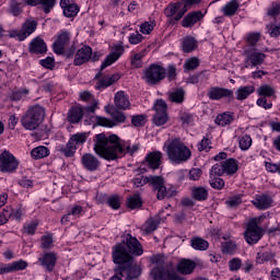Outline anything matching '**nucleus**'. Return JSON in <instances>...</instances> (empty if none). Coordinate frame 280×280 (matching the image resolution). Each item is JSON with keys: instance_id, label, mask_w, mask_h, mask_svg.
Here are the masks:
<instances>
[{"instance_id": "obj_1", "label": "nucleus", "mask_w": 280, "mask_h": 280, "mask_svg": "<svg viewBox=\"0 0 280 280\" xmlns=\"http://www.w3.org/2000/svg\"><path fill=\"white\" fill-rule=\"evenodd\" d=\"M95 139L94 152L101 159H105V161H117L121 156H126V154L132 156L139 150V144H133L132 147L127 145L125 148L120 138L115 133L108 137L104 133H98L95 136Z\"/></svg>"}, {"instance_id": "obj_2", "label": "nucleus", "mask_w": 280, "mask_h": 280, "mask_svg": "<svg viewBox=\"0 0 280 280\" xmlns=\"http://www.w3.org/2000/svg\"><path fill=\"white\" fill-rule=\"evenodd\" d=\"M112 257L114 264H117L118 268H120V272L127 273L126 280H137L141 277V267L137 265L132 266L135 258L128 254V249L124 245L116 244L113 247Z\"/></svg>"}, {"instance_id": "obj_3", "label": "nucleus", "mask_w": 280, "mask_h": 280, "mask_svg": "<svg viewBox=\"0 0 280 280\" xmlns=\"http://www.w3.org/2000/svg\"><path fill=\"white\" fill-rule=\"evenodd\" d=\"M164 148H166V154L171 163L180 165V163H187V161L191 159V150H189L178 138L168 140V143H165Z\"/></svg>"}, {"instance_id": "obj_4", "label": "nucleus", "mask_w": 280, "mask_h": 280, "mask_svg": "<svg viewBox=\"0 0 280 280\" xmlns=\"http://www.w3.org/2000/svg\"><path fill=\"white\" fill-rule=\"evenodd\" d=\"M43 121H45V109L40 105L31 106L21 118L25 130H36Z\"/></svg>"}, {"instance_id": "obj_5", "label": "nucleus", "mask_w": 280, "mask_h": 280, "mask_svg": "<svg viewBox=\"0 0 280 280\" xmlns=\"http://www.w3.org/2000/svg\"><path fill=\"white\" fill-rule=\"evenodd\" d=\"M167 70L158 63H152L143 70V80L150 86H156V84H161V82L165 80Z\"/></svg>"}, {"instance_id": "obj_6", "label": "nucleus", "mask_w": 280, "mask_h": 280, "mask_svg": "<svg viewBox=\"0 0 280 280\" xmlns=\"http://www.w3.org/2000/svg\"><path fill=\"white\" fill-rule=\"evenodd\" d=\"M106 113L110 115L113 120L106 117L96 116L95 119L97 126H103V128H115L117 124H124V121H126V114L115 109V107H106Z\"/></svg>"}, {"instance_id": "obj_7", "label": "nucleus", "mask_w": 280, "mask_h": 280, "mask_svg": "<svg viewBox=\"0 0 280 280\" xmlns=\"http://www.w3.org/2000/svg\"><path fill=\"white\" fill-rule=\"evenodd\" d=\"M155 268L151 270L153 280H183V277L178 276L174 268L165 266L163 260H155Z\"/></svg>"}, {"instance_id": "obj_8", "label": "nucleus", "mask_w": 280, "mask_h": 280, "mask_svg": "<svg viewBox=\"0 0 280 280\" xmlns=\"http://www.w3.org/2000/svg\"><path fill=\"white\" fill-rule=\"evenodd\" d=\"M82 143H86V133L73 135L66 145L59 148V152L69 159L75 155L78 145H82Z\"/></svg>"}, {"instance_id": "obj_9", "label": "nucleus", "mask_w": 280, "mask_h": 280, "mask_svg": "<svg viewBox=\"0 0 280 280\" xmlns=\"http://www.w3.org/2000/svg\"><path fill=\"white\" fill-rule=\"evenodd\" d=\"M187 8H185V2H172L164 9V14L170 19V23H176L185 16Z\"/></svg>"}, {"instance_id": "obj_10", "label": "nucleus", "mask_w": 280, "mask_h": 280, "mask_svg": "<svg viewBox=\"0 0 280 280\" xmlns=\"http://www.w3.org/2000/svg\"><path fill=\"white\" fill-rule=\"evenodd\" d=\"M19 170V160L10 153V151L4 150L0 154V172L3 174H12Z\"/></svg>"}, {"instance_id": "obj_11", "label": "nucleus", "mask_w": 280, "mask_h": 280, "mask_svg": "<svg viewBox=\"0 0 280 280\" xmlns=\"http://www.w3.org/2000/svg\"><path fill=\"white\" fill-rule=\"evenodd\" d=\"M149 185H151L152 190L156 194L158 200H165V198H172V195L167 192V187H165V179L163 176H149Z\"/></svg>"}, {"instance_id": "obj_12", "label": "nucleus", "mask_w": 280, "mask_h": 280, "mask_svg": "<svg viewBox=\"0 0 280 280\" xmlns=\"http://www.w3.org/2000/svg\"><path fill=\"white\" fill-rule=\"evenodd\" d=\"M37 27H38V22H36V20L31 18L23 23L21 31H12L9 34V36L10 38H18V40H25L27 36H32V34L36 32Z\"/></svg>"}, {"instance_id": "obj_13", "label": "nucleus", "mask_w": 280, "mask_h": 280, "mask_svg": "<svg viewBox=\"0 0 280 280\" xmlns=\"http://www.w3.org/2000/svg\"><path fill=\"white\" fill-rule=\"evenodd\" d=\"M124 240L121 243V246H124V248H128L129 252H127L129 255H137V257L143 255V247L141 246V243L139 242V240L135 236H132L131 234H124L122 235Z\"/></svg>"}, {"instance_id": "obj_14", "label": "nucleus", "mask_w": 280, "mask_h": 280, "mask_svg": "<svg viewBox=\"0 0 280 280\" xmlns=\"http://www.w3.org/2000/svg\"><path fill=\"white\" fill-rule=\"evenodd\" d=\"M153 108L155 110L153 124L155 126H165L167 124V103L163 100H158Z\"/></svg>"}, {"instance_id": "obj_15", "label": "nucleus", "mask_w": 280, "mask_h": 280, "mask_svg": "<svg viewBox=\"0 0 280 280\" xmlns=\"http://www.w3.org/2000/svg\"><path fill=\"white\" fill-rule=\"evenodd\" d=\"M244 238L247 244H257L261 240V228L257 224V220L253 219L247 223Z\"/></svg>"}, {"instance_id": "obj_16", "label": "nucleus", "mask_w": 280, "mask_h": 280, "mask_svg": "<svg viewBox=\"0 0 280 280\" xmlns=\"http://www.w3.org/2000/svg\"><path fill=\"white\" fill-rule=\"evenodd\" d=\"M245 58V69L252 67H258V65H264V60H266V55L262 52L257 51L256 48H247L244 51Z\"/></svg>"}, {"instance_id": "obj_17", "label": "nucleus", "mask_w": 280, "mask_h": 280, "mask_svg": "<svg viewBox=\"0 0 280 280\" xmlns=\"http://www.w3.org/2000/svg\"><path fill=\"white\" fill-rule=\"evenodd\" d=\"M121 54H124V46L116 45L114 47V52L109 54L101 65L100 72L94 77V80H100V78H102V71H104L106 67H110L113 62H117V60H119L121 57Z\"/></svg>"}, {"instance_id": "obj_18", "label": "nucleus", "mask_w": 280, "mask_h": 280, "mask_svg": "<svg viewBox=\"0 0 280 280\" xmlns=\"http://www.w3.org/2000/svg\"><path fill=\"white\" fill-rule=\"evenodd\" d=\"M207 95L209 100L212 101L222 100L223 97H228V100H233V90L213 86L208 90Z\"/></svg>"}, {"instance_id": "obj_19", "label": "nucleus", "mask_w": 280, "mask_h": 280, "mask_svg": "<svg viewBox=\"0 0 280 280\" xmlns=\"http://www.w3.org/2000/svg\"><path fill=\"white\" fill-rule=\"evenodd\" d=\"M92 56H93V48H91L90 46H83L74 55L73 65L75 67H82V65H84L85 62H89V60H91Z\"/></svg>"}, {"instance_id": "obj_20", "label": "nucleus", "mask_w": 280, "mask_h": 280, "mask_svg": "<svg viewBox=\"0 0 280 280\" xmlns=\"http://www.w3.org/2000/svg\"><path fill=\"white\" fill-rule=\"evenodd\" d=\"M70 37L71 35L67 31H63L58 35L57 40L52 44L55 54L58 56L65 54V47L69 45Z\"/></svg>"}, {"instance_id": "obj_21", "label": "nucleus", "mask_w": 280, "mask_h": 280, "mask_svg": "<svg viewBox=\"0 0 280 280\" xmlns=\"http://www.w3.org/2000/svg\"><path fill=\"white\" fill-rule=\"evenodd\" d=\"M27 268V261L19 260L11 264L0 265V275H8L10 272H16L19 270H25Z\"/></svg>"}, {"instance_id": "obj_22", "label": "nucleus", "mask_w": 280, "mask_h": 280, "mask_svg": "<svg viewBox=\"0 0 280 280\" xmlns=\"http://www.w3.org/2000/svg\"><path fill=\"white\" fill-rule=\"evenodd\" d=\"M161 159H163V153L153 151L147 154L144 163L150 170H159L161 167Z\"/></svg>"}, {"instance_id": "obj_23", "label": "nucleus", "mask_w": 280, "mask_h": 280, "mask_svg": "<svg viewBox=\"0 0 280 280\" xmlns=\"http://www.w3.org/2000/svg\"><path fill=\"white\" fill-rule=\"evenodd\" d=\"M81 163L88 172H95L100 167V160L91 153H84L81 158Z\"/></svg>"}, {"instance_id": "obj_24", "label": "nucleus", "mask_w": 280, "mask_h": 280, "mask_svg": "<svg viewBox=\"0 0 280 280\" xmlns=\"http://www.w3.org/2000/svg\"><path fill=\"white\" fill-rule=\"evenodd\" d=\"M114 104L118 110H128L130 108V98L124 91H119L115 94Z\"/></svg>"}, {"instance_id": "obj_25", "label": "nucleus", "mask_w": 280, "mask_h": 280, "mask_svg": "<svg viewBox=\"0 0 280 280\" xmlns=\"http://www.w3.org/2000/svg\"><path fill=\"white\" fill-rule=\"evenodd\" d=\"M252 202L256 209L264 211L272 207V197L268 195H257Z\"/></svg>"}, {"instance_id": "obj_26", "label": "nucleus", "mask_w": 280, "mask_h": 280, "mask_svg": "<svg viewBox=\"0 0 280 280\" xmlns=\"http://www.w3.org/2000/svg\"><path fill=\"white\" fill-rule=\"evenodd\" d=\"M120 78L121 77L119 75V73H114L113 75L103 77L101 80L97 81L95 89L97 91L108 89V86H112V84H115V82H119Z\"/></svg>"}, {"instance_id": "obj_27", "label": "nucleus", "mask_w": 280, "mask_h": 280, "mask_svg": "<svg viewBox=\"0 0 280 280\" xmlns=\"http://www.w3.org/2000/svg\"><path fill=\"white\" fill-rule=\"evenodd\" d=\"M203 14L201 11H194L188 13L182 21L183 27H194L198 21H202Z\"/></svg>"}, {"instance_id": "obj_28", "label": "nucleus", "mask_w": 280, "mask_h": 280, "mask_svg": "<svg viewBox=\"0 0 280 280\" xmlns=\"http://www.w3.org/2000/svg\"><path fill=\"white\" fill-rule=\"evenodd\" d=\"M196 270V264L189 259H182L177 264V272L180 275H191Z\"/></svg>"}, {"instance_id": "obj_29", "label": "nucleus", "mask_w": 280, "mask_h": 280, "mask_svg": "<svg viewBox=\"0 0 280 280\" xmlns=\"http://www.w3.org/2000/svg\"><path fill=\"white\" fill-rule=\"evenodd\" d=\"M84 117V109L80 106H74L68 112V121L70 124H80Z\"/></svg>"}, {"instance_id": "obj_30", "label": "nucleus", "mask_w": 280, "mask_h": 280, "mask_svg": "<svg viewBox=\"0 0 280 280\" xmlns=\"http://www.w3.org/2000/svg\"><path fill=\"white\" fill-rule=\"evenodd\" d=\"M30 51L31 54H45L47 51V44L42 38L36 37L30 43Z\"/></svg>"}, {"instance_id": "obj_31", "label": "nucleus", "mask_w": 280, "mask_h": 280, "mask_svg": "<svg viewBox=\"0 0 280 280\" xmlns=\"http://www.w3.org/2000/svg\"><path fill=\"white\" fill-rule=\"evenodd\" d=\"M42 266H45L48 272H54V268H56V254L55 253H47L39 258Z\"/></svg>"}, {"instance_id": "obj_32", "label": "nucleus", "mask_w": 280, "mask_h": 280, "mask_svg": "<svg viewBox=\"0 0 280 280\" xmlns=\"http://www.w3.org/2000/svg\"><path fill=\"white\" fill-rule=\"evenodd\" d=\"M168 100L173 104H183L185 101V90L183 88L173 89L172 91L167 92Z\"/></svg>"}, {"instance_id": "obj_33", "label": "nucleus", "mask_w": 280, "mask_h": 280, "mask_svg": "<svg viewBox=\"0 0 280 280\" xmlns=\"http://www.w3.org/2000/svg\"><path fill=\"white\" fill-rule=\"evenodd\" d=\"M254 91H255V85L241 86L235 92L236 100L238 102H244V100H248L249 95H253Z\"/></svg>"}, {"instance_id": "obj_34", "label": "nucleus", "mask_w": 280, "mask_h": 280, "mask_svg": "<svg viewBox=\"0 0 280 280\" xmlns=\"http://www.w3.org/2000/svg\"><path fill=\"white\" fill-rule=\"evenodd\" d=\"M198 47V42L195 37L186 36L182 40V49L185 54H191Z\"/></svg>"}, {"instance_id": "obj_35", "label": "nucleus", "mask_w": 280, "mask_h": 280, "mask_svg": "<svg viewBox=\"0 0 280 280\" xmlns=\"http://www.w3.org/2000/svg\"><path fill=\"white\" fill-rule=\"evenodd\" d=\"M191 196L194 200L205 201L209 198V190L207 188L199 186L191 188Z\"/></svg>"}, {"instance_id": "obj_36", "label": "nucleus", "mask_w": 280, "mask_h": 280, "mask_svg": "<svg viewBox=\"0 0 280 280\" xmlns=\"http://www.w3.org/2000/svg\"><path fill=\"white\" fill-rule=\"evenodd\" d=\"M238 9L240 2H237V0H231L224 5L222 12L224 16H235V13L237 12Z\"/></svg>"}, {"instance_id": "obj_37", "label": "nucleus", "mask_w": 280, "mask_h": 280, "mask_svg": "<svg viewBox=\"0 0 280 280\" xmlns=\"http://www.w3.org/2000/svg\"><path fill=\"white\" fill-rule=\"evenodd\" d=\"M234 117H233V113L230 112H225L223 114H219L214 121L217 124V126H229L232 121H233Z\"/></svg>"}, {"instance_id": "obj_38", "label": "nucleus", "mask_w": 280, "mask_h": 280, "mask_svg": "<svg viewBox=\"0 0 280 280\" xmlns=\"http://www.w3.org/2000/svg\"><path fill=\"white\" fill-rule=\"evenodd\" d=\"M223 171L228 176H233V174L237 173V160L228 159L223 162Z\"/></svg>"}, {"instance_id": "obj_39", "label": "nucleus", "mask_w": 280, "mask_h": 280, "mask_svg": "<svg viewBox=\"0 0 280 280\" xmlns=\"http://www.w3.org/2000/svg\"><path fill=\"white\" fill-rule=\"evenodd\" d=\"M23 12V0H11L9 4V14L20 16Z\"/></svg>"}, {"instance_id": "obj_40", "label": "nucleus", "mask_w": 280, "mask_h": 280, "mask_svg": "<svg viewBox=\"0 0 280 280\" xmlns=\"http://www.w3.org/2000/svg\"><path fill=\"white\" fill-rule=\"evenodd\" d=\"M190 246L195 250H207V248H209V242L205 241L201 237H194L190 241Z\"/></svg>"}, {"instance_id": "obj_41", "label": "nucleus", "mask_w": 280, "mask_h": 280, "mask_svg": "<svg viewBox=\"0 0 280 280\" xmlns=\"http://www.w3.org/2000/svg\"><path fill=\"white\" fill-rule=\"evenodd\" d=\"M49 149L47 147H36L31 151V155L36 161L47 158Z\"/></svg>"}, {"instance_id": "obj_42", "label": "nucleus", "mask_w": 280, "mask_h": 280, "mask_svg": "<svg viewBox=\"0 0 280 280\" xmlns=\"http://www.w3.org/2000/svg\"><path fill=\"white\" fill-rule=\"evenodd\" d=\"M275 93H277V91L269 84L260 85V89L257 90V94L260 97H272Z\"/></svg>"}, {"instance_id": "obj_43", "label": "nucleus", "mask_w": 280, "mask_h": 280, "mask_svg": "<svg viewBox=\"0 0 280 280\" xmlns=\"http://www.w3.org/2000/svg\"><path fill=\"white\" fill-rule=\"evenodd\" d=\"M127 205L129 209H141V207H143V201L141 200V196L136 194L128 198Z\"/></svg>"}, {"instance_id": "obj_44", "label": "nucleus", "mask_w": 280, "mask_h": 280, "mask_svg": "<svg viewBox=\"0 0 280 280\" xmlns=\"http://www.w3.org/2000/svg\"><path fill=\"white\" fill-rule=\"evenodd\" d=\"M159 220L156 219H149L144 224H143V231L144 233H154L156 229L159 228Z\"/></svg>"}, {"instance_id": "obj_45", "label": "nucleus", "mask_w": 280, "mask_h": 280, "mask_svg": "<svg viewBox=\"0 0 280 280\" xmlns=\"http://www.w3.org/2000/svg\"><path fill=\"white\" fill-rule=\"evenodd\" d=\"M143 56H145L144 52H137L131 57V67L133 69H141L143 67Z\"/></svg>"}, {"instance_id": "obj_46", "label": "nucleus", "mask_w": 280, "mask_h": 280, "mask_svg": "<svg viewBox=\"0 0 280 280\" xmlns=\"http://www.w3.org/2000/svg\"><path fill=\"white\" fill-rule=\"evenodd\" d=\"M80 12V7L77 4H69L68 8L63 10L65 16L67 19H73V16H78V13Z\"/></svg>"}, {"instance_id": "obj_47", "label": "nucleus", "mask_w": 280, "mask_h": 280, "mask_svg": "<svg viewBox=\"0 0 280 280\" xmlns=\"http://www.w3.org/2000/svg\"><path fill=\"white\" fill-rule=\"evenodd\" d=\"M238 145L241 150H248V148L253 145V139L250 138V136L245 135L238 139Z\"/></svg>"}, {"instance_id": "obj_48", "label": "nucleus", "mask_w": 280, "mask_h": 280, "mask_svg": "<svg viewBox=\"0 0 280 280\" xmlns=\"http://www.w3.org/2000/svg\"><path fill=\"white\" fill-rule=\"evenodd\" d=\"M39 5H42L45 14H49L56 5V0H39Z\"/></svg>"}, {"instance_id": "obj_49", "label": "nucleus", "mask_w": 280, "mask_h": 280, "mask_svg": "<svg viewBox=\"0 0 280 280\" xmlns=\"http://www.w3.org/2000/svg\"><path fill=\"white\" fill-rule=\"evenodd\" d=\"M266 28L271 38H279L280 36V25L267 24Z\"/></svg>"}, {"instance_id": "obj_50", "label": "nucleus", "mask_w": 280, "mask_h": 280, "mask_svg": "<svg viewBox=\"0 0 280 280\" xmlns=\"http://www.w3.org/2000/svg\"><path fill=\"white\" fill-rule=\"evenodd\" d=\"M38 229V221H31L30 223L24 224V233L26 235H34Z\"/></svg>"}, {"instance_id": "obj_51", "label": "nucleus", "mask_w": 280, "mask_h": 280, "mask_svg": "<svg viewBox=\"0 0 280 280\" xmlns=\"http://www.w3.org/2000/svg\"><path fill=\"white\" fill-rule=\"evenodd\" d=\"M95 110H97V101H94L92 105L84 107L83 116L89 117V119H91L95 117Z\"/></svg>"}, {"instance_id": "obj_52", "label": "nucleus", "mask_w": 280, "mask_h": 280, "mask_svg": "<svg viewBox=\"0 0 280 280\" xmlns=\"http://www.w3.org/2000/svg\"><path fill=\"white\" fill-rule=\"evenodd\" d=\"M200 66V61L198 60V58L194 57L188 59L185 65L184 68L187 71H194V69H198V67Z\"/></svg>"}, {"instance_id": "obj_53", "label": "nucleus", "mask_w": 280, "mask_h": 280, "mask_svg": "<svg viewBox=\"0 0 280 280\" xmlns=\"http://www.w3.org/2000/svg\"><path fill=\"white\" fill-rule=\"evenodd\" d=\"M147 121L148 120L145 118V115H136V116H132V118H131V124L136 128H139L141 126H145Z\"/></svg>"}, {"instance_id": "obj_54", "label": "nucleus", "mask_w": 280, "mask_h": 280, "mask_svg": "<svg viewBox=\"0 0 280 280\" xmlns=\"http://www.w3.org/2000/svg\"><path fill=\"white\" fill-rule=\"evenodd\" d=\"M224 173V164L217 163L210 170V176H223Z\"/></svg>"}, {"instance_id": "obj_55", "label": "nucleus", "mask_w": 280, "mask_h": 280, "mask_svg": "<svg viewBox=\"0 0 280 280\" xmlns=\"http://www.w3.org/2000/svg\"><path fill=\"white\" fill-rule=\"evenodd\" d=\"M107 205L112 209H119L121 207V202L119 201L118 195H113L112 197L107 198Z\"/></svg>"}, {"instance_id": "obj_56", "label": "nucleus", "mask_w": 280, "mask_h": 280, "mask_svg": "<svg viewBox=\"0 0 280 280\" xmlns=\"http://www.w3.org/2000/svg\"><path fill=\"white\" fill-rule=\"evenodd\" d=\"M236 247H237V245H235V243H233V242L222 243V253L224 255H231V253H235Z\"/></svg>"}, {"instance_id": "obj_57", "label": "nucleus", "mask_w": 280, "mask_h": 280, "mask_svg": "<svg viewBox=\"0 0 280 280\" xmlns=\"http://www.w3.org/2000/svg\"><path fill=\"white\" fill-rule=\"evenodd\" d=\"M30 94V90L24 89V90H19L12 93L11 95V100L13 102H19L20 100H23V97H25V95Z\"/></svg>"}, {"instance_id": "obj_58", "label": "nucleus", "mask_w": 280, "mask_h": 280, "mask_svg": "<svg viewBox=\"0 0 280 280\" xmlns=\"http://www.w3.org/2000/svg\"><path fill=\"white\" fill-rule=\"evenodd\" d=\"M199 152H202L206 150V152H209L211 150V140L207 137H205L198 144Z\"/></svg>"}, {"instance_id": "obj_59", "label": "nucleus", "mask_w": 280, "mask_h": 280, "mask_svg": "<svg viewBox=\"0 0 280 280\" xmlns=\"http://www.w3.org/2000/svg\"><path fill=\"white\" fill-rule=\"evenodd\" d=\"M259 38H260L259 33H250L247 35L246 42L248 43V45H250V47H255V45L259 43Z\"/></svg>"}, {"instance_id": "obj_60", "label": "nucleus", "mask_w": 280, "mask_h": 280, "mask_svg": "<svg viewBox=\"0 0 280 280\" xmlns=\"http://www.w3.org/2000/svg\"><path fill=\"white\" fill-rule=\"evenodd\" d=\"M210 186L212 189H224V179L220 177H214L210 180Z\"/></svg>"}, {"instance_id": "obj_61", "label": "nucleus", "mask_w": 280, "mask_h": 280, "mask_svg": "<svg viewBox=\"0 0 280 280\" xmlns=\"http://www.w3.org/2000/svg\"><path fill=\"white\" fill-rule=\"evenodd\" d=\"M150 183V176H140L133 178V185L137 187H143V185H149Z\"/></svg>"}, {"instance_id": "obj_62", "label": "nucleus", "mask_w": 280, "mask_h": 280, "mask_svg": "<svg viewBox=\"0 0 280 280\" xmlns=\"http://www.w3.org/2000/svg\"><path fill=\"white\" fill-rule=\"evenodd\" d=\"M42 248H51L54 244V237L51 235H43L42 236Z\"/></svg>"}, {"instance_id": "obj_63", "label": "nucleus", "mask_w": 280, "mask_h": 280, "mask_svg": "<svg viewBox=\"0 0 280 280\" xmlns=\"http://www.w3.org/2000/svg\"><path fill=\"white\" fill-rule=\"evenodd\" d=\"M280 14V4L272 3L271 7L267 11L268 16H279Z\"/></svg>"}, {"instance_id": "obj_64", "label": "nucleus", "mask_w": 280, "mask_h": 280, "mask_svg": "<svg viewBox=\"0 0 280 280\" xmlns=\"http://www.w3.org/2000/svg\"><path fill=\"white\" fill-rule=\"evenodd\" d=\"M153 30H154V24L150 22H144L140 25L141 34H151Z\"/></svg>"}]
</instances>
